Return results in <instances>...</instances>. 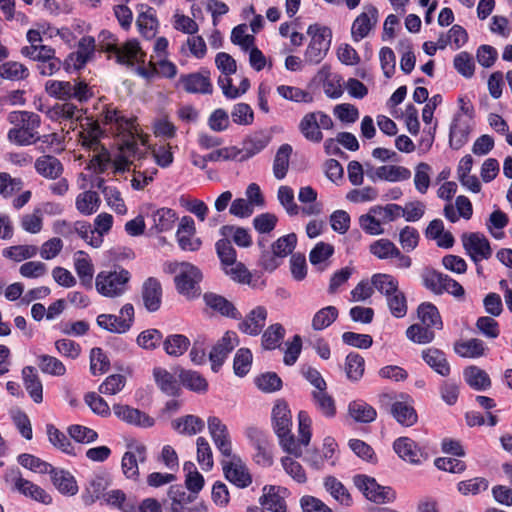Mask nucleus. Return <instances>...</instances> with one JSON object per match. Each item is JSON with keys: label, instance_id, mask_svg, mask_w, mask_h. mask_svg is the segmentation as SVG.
Segmentation results:
<instances>
[{"label": "nucleus", "instance_id": "obj_23", "mask_svg": "<svg viewBox=\"0 0 512 512\" xmlns=\"http://www.w3.org/2000/svg\"><path fill=\"white\" fill-rule=\"evenodd\" d=\"M153 379L159 390L167 396L176 397L181 393V386L175 374L162 367H155Z\"/></svg>", "mask_w": 512, "mask_h": 512}, {"label": "nucleus", "instance_id": "obj_49", "mask_svg": "<svg viewBox=\"0 0 512 512\" xmlns=\"http://www.w3.org/2000/svg\"><path fill=\"white\" fill-rule=\"evenodd\" d=\"M112 224H113V217L111 214H108V213L99 214L94 220V225H95L94 231H95V234L97 233V235H94V233H92V236L90 237V240H89V244L95 248L100 247L103 242V235L110 231Z\"/></svg>", "mask_w": 512, "mask_h": 512}, {"label": "nucleus", "instance_id": "obj_8", "mask_svg": "<svg viewBox=\"0 0 512 512\" xmlns=\"http://www.w3.org/2000/svg\"><path fill=\"white\" fill-rule=\"evenodd\" d=\"M175 268H179V274L174 279L177 291L188 298L198 297L200 295L199 282L202 280L201 271L188 262L176 264Z\"/></svg>", "mask_w": 512, "mask_h": 512}, {"label": "nucleus", "instance_id": "obj_25", "mask_svg": "<svg viewBox=\"0 0 512 512\" xmlns=\"http://www.w3.org/2000/svg\"><path fill=\"white\" fill-rule=\"evenodd\" d=\"M49 475L53 485L61 494L69 496L77 494V481L69 471L53 467Z\"/></svg>", "mask_w": 512, "mask_h": 512}, {"label": "nucleus", "instance_id": "obj_36", "mask_svg": "<svg viewBox=\"0 0 512 512\" xmlns=\"http://www.w3.org/2000/svg\"><path fill=\"white\" fill-rule=\"evenodd\" d=\"M368 177L373 181L375 178L383 179L391 182L407 180L411 176L409 169L402 166L385 165L378 167L375 172H367Z\"/></svg>", "mask_w": 512, "mask_h": 512}, {"label": "nucleus", "instance_id": "obj_3", "mask_svg": "<svg viewBox=\"0 0 512 512\" xmlns=\"http://www.w3.org/2000/svg\"><path fill=\"white\" fill-rule=\"evenodd\" d=\"M98 39L102 49L114 53L119 64L131 66L134 61L144 62L145 54L142 52L136 39L127 41L122 48L117 46V40L110 31L102 30Z\"/></svg>", "mask_w": 512, "mask_h": 512}, {"label": "nucleus", "instance_id": "obj_45", "mask_svg": "<svg viewBox=\"0 0 512 512\" xmlns=\"http://www.w3.org/2000/svg\"><path fill=\"white\" fill-rule=\"evenodd\" d=\"M101 199L97 192L88 190L76 197V208L83 215H92L99 209Z\"/></svg>", "mask_w": 512, "mask_h": 512}, {"label": "nucleus", "instance_id": "obj_22", "mask_svg": "<svg viewBox=\"0 0 512 512\" xmlns=\"http://www.w3.org/2000/svg\"><path fill=\"white\" fill-rule=\"evenodd\" d=\"M395 453L404 461L420 464L424 456L422 449L409 437H399L393 443Z\"/></svg>", "mask_w": 512, "mask_h": 512}, {"label": "nucleus", "instance_id": "obj_35", "mask_svg": "<svg viewBox=\"0 0 512 512\" xmlns=\"http://www.w3.org/2000/svg\"><path fill=\"white\" fill-rule=\"evenodd\" d=\"M171 426L179 434L192 436L201 432L205 423L196 415H185L173 420Z\"/></svg>", "mask_w": 512, "mask_h": 512}, {"label": "nucleus", "instance_id": "obj_20", "mask_svg": "<svg viewBox=\"0 0 512 512\" xmlns=\"http://www.w3.org/2000/svg\"><path fill=\"white\" fill-rule=\"evenodd\" d=\"M180 82L188 93L211 94L213 92L210 72L207 70L181 75Z\"/></svg>", "mask_w": 512, "mask_h": 512}, {"label": "nucleus", "instance_id": "obj_39", "mask_svg": "<svg viewBox=\"0 0 512 512\" xmlns=\"http://www.w3.org/2000/svg\"><path fill=\"white\" fill-rule=\"evenodd\" d=\"M299 131L308 141L319 143L323 139L315 112H309L303 116L299 123Z\"/></svg>", "mask_w": 512, "mask_h": 512}, {"label": "nucleus", "instance_id": "obj_7", "mask_svg": "<svg viewBox=\"0 0 512 512\" xmlns=\"http://www.w3.org/2000/svg\"><path fill=\"white\" fill-rule=\"evenodd\" d=\"M353 483L366 499L377 504L391 503L396 499V492L389 486H382L370 476L357 474Z\"/></svg>", "mask_w": 512, "mask_h": 512}, {"label": "nucleus", "instance_id": "obj_64", "mask_svg": "<svg viewBox=\"0 0 512 512\" xmlns=\"http://www.w3.org/2000/svg\"><path fill=\"white\" fill-rule=\"evenodd\" d=\"M277 199L288 215L295 216L299 213V206L295 202L294 191L291 187L283 185L278 188Z\"/></svg>", "mask_w": 512, "mask_h": 512}, {"label": "nucleus", "instance_id": "obj_2", "mask_svg": "<svg viewBox=\"0 0 512 512\" xmlns=\"http://www.w3.org/2000/svg\"><path fill=\"white\" fill-rule=\"evenodd\" d=\"M8 121L14 128L8 132V139L20 146H27L40 139L38 128L41 118L38 114L29 111H13L8 115Z\"/></svg>", "mask_w": 512, "mask_h": 512}, {"label": "nucleus", "instance_id": "obj_32", "mask_svg": "<svg viewBox=\"0 0 512 512\" xmlns=\"http://www.w3.org/2000/svg\"><path fill=\"white\" fill-rule=\"evenodd\" d=\"M24 386L35 403L43 401V386L35 367L25 366L22 369Z\"/></svg>", "mask_w": 512, "mask_h": 512}, {"label": "nucleus", "instance_id": "obj_52", "mask_svg": "<svg viewBox=\"0 0 512 512\" xmlns=\"http://www.w3.org/2000/svg\"><path fill=\"white\" fill-rule=\"evenodd\" d=\"M364 370L365 360L360 354L351 352L346 356L345 372L349 380L359 381L364 374Z\"/></svg>", "mask_w": 512, "mask_h": 512}, {"label": "nucleus", "instance_id": "obj_43", "mask_svg": "<svg viewBox=\"0 0 512 512\" xmlns=\"http://www.w3.org/2000/svg\"><path fill=\"white\" fill-rule=\"evenodd\" d=\"M153 226L157 233L169 231L177 220L176 212L170 208H160L152 213Z\"/></svg>", "mask_w": 512, "mask_h": 512}, {"label": "nucleus", "instance_id": "obj_37", "mask_svg": "<svg viewBox=\"0 0 512 512\" xmlns=\"http://www.w3.org/2000/svg\"><path fill=\"white\" fill-rule=\"evenodd\" d=\"M137 26L140 33L147 39H151L155 36L158 21L155 16L153 8L140 5V13L137 18Z\"/></svg>", "mask_w": 512, "mask_h": 512}, {"label": "nucleus", "instance_id": "obj_21", "mask_svg": "<svg viewBox=\"0 0 512 512\" xmlns=\"http://www.w3.org/2000/svg\"><path fill=\"white\" fill-rule=\"evenodd\" d=\"M203 300L207 307L212 309L214 312L219 313L221 316L235 320H240L242 318L241 313L235 305L219 294L207 292L203 295Z\"/></svg>", "mask_w": 512, "mask_h": 512}, {"label": "nucleus", "instance_id": "obj_53", "mask_svg": "<svg viewBox=\"0 0 512 512\" xmlns=\"http://www.w3.org/2000/svg\"><path fill=\"white\" fill-rule=\"evenodd\" d=\"M324 486L326 490L342 505L350 506L352 497L346 487L335 477L325 478Z\"/></svg>", "mask_w": 512, "mask_h": 512}, {"label": "nucleus", "instance_id": "obj_56", "mask_svg": "<svg viewBox=\"0 0 512 512\" xmlns=\"http://www.w3.org/2000/svg\"><path fill=\"white\" fill-rule=\"evenodd\" d=\"M285 336L284 327L279 324L270 325L262 335V347L265 350H274L279 347Z\"/></svg>", "mask_w": 512, "mask_h": 512}, {"label": "nucleus", "instance_id": "obj_57", "mask_svg": "<svg viewBox=\"0 0 512 512\" xmlns=\"http://www.w3.org/2000/svg\"><path fill=\"white\" fill-rule=\"evenodd\" d=\"M220 234L227 239L232 237L233 242L239 247H249L252 244V239L248 230L242 227L224 225L220 228Z\"/></svg>", "mask_w": 512, "mask_h": 512}, {"label": "nucleus", "instance_id": "obj_28", "mask_svg": "<svg viewBox=\"0 0 512 512\" xmlns=\"http://www.w3.org/2000/svg\"><path fill=\"white\" fill-rule=\"evenodd\" d=\"M334 254V246L326 242H318L309 253V261L318 272L330 266V258Z\"/></svg>", "mask_w": 512, "mask_h": 512}, {"label": "nucleus", "instance_id": "obj_42", "mask_svg": "<svg viewBox=\"0 0 512 512\" xmlns=\"http://www.w3.org/2000/svg\"><path fill=\"white\" fill-rule=\"evenodd\" d=\"M349 415L361 423H370L376 419V410L362 400L352 401L348 406Z\"/></svg>", "mask_w": 512, "mask_h": 512}, {"label": "nucleus", "instance_id": "obj_10", "mask_svg": "<svg viewBox=\"0 0 512 512\" xmlns=\"http://www.w3.org/2000/svg\"><path fill=\"white\" fill-rule=\"evenodd\" d=\"M134 321V307L132 304H125L121 310L120 315L113 314H100L97 317V324L102 328L112 333H126L130 330Z\"/></svg>", "mask_w": 512, "mask_h": 512}, {"label": "nucleus", "instance_id": "obj_6", "mask_svg": "<svg viewBox=\"0 0 512 512\" xmlns=\"http://www.w3.org/2000/svg\"><path fill=\"white\" fill-rule=\"evenodd\" d=\"M45 90L50 96L64 101L76 99L84 102L92 96L85 81L72 84L69 81L49 80L45 84Z\"/></svg>", "mask_w": 512, "mask_h": 512}, {"label": "nucleus", "instance_id": "obj_58", "mask_svg": "<svg viewBox=\"0 0 512 512\" xmlns=\"http://www.w3.org/2000/svg\"><path fill=\"white\" fill-rule=\"evenodd\" d=\"M278 94L286 100L293 101L296 103H311L313 102V96L310 92L305 91L301 88L280 85L277 87Z\"/></svg>", "mask_w": 512, "mask_h": 512}, {"label": "nucleus", "instance_id": "obj_48", "mask_svg": "<svg viewBox=\"0 0 512 512\" xmlns=\"http://www.w3.org/2000/svg\"><path fill=\"white\" fill-rule=\"evenodd\" d=\"M292 151V146L289 144H282L277 150L273 162V174L275 178L281 180L286 176Z\"/></svg>", "mask_w": 512, "mask_h": 512}, {"label": "nucleus", "instance_id": "obj_31", "mask_svg": "<svg viewBox=\"0 0 512 512\" xmlns=\"http://www.w3.org/2000/svg\"><path fill=\"white\" fill-rule=\"evenodd\" d=\"M35 169L38 174L48 179H57L63 173V165L52 155H43L36 159Z\"/></svg>", "mask_w": 512, "mask_h": 512}, {"label": "nucleus", "instance_id": "obj_40", "mask_svg": "<svg viewBox=\"0 0 512 512\" xmlns=\"http://www.w3.org/2000/svg\"><path fill=\"white\" fill-rule=\"evenodd\" d=\"M467 384L477 391H484L491 387L489 375L477 366H469L464 370Z\"/></svg>", "mask_w": 512, "mask_h": 512}, {"label": "nucleus", "instance_id": "obj_34", "mask_svg": "<svg viewBox=\"0 0 512 512\" xmlns=\"http://www.w3.org/2000/svg\"><path fill=\"white\" fill-rule=\"evenodd\" d=\"M423 360L441 376L450 374V365L445 353L438 348H428L422 352Z\"/></svg>", "mask_w": 512, "mask_h": 512}, {"label": "nucleus", "instance_id": "obj_4", "mask_svg": "<svg viewBox=\"0 0 512 512\" xmlns=\"http://www.w3.org/2000/svg\"><path fill=\"white\" fill-rule=\"evenodd\" d=\"M130 278V272L121 267L113 271H101L96 276V290L105 297H120L128 290Z\"/></svg>", "mask_w": 512, "mask_h": 512}, {"label": "nucleus", "instance_id": "obj_50", "mask_svg": "<svg viewBox=\"0 0 512 512\" xmlns=\"http://www.w3.org/2000/svg\"><path fill=\"white\" fill-rule=\"evenodd\" d=\"M371 284L386 298L399 290L398 280L390 274H374L371 278Z\"/></svg>", "mask_w": 512, "mask_h": 512}, {"label": "nucleus", "instance_id": "obj_12", "mask_svg": "<svg viewBox=\"0 0 512 512\" xmlns=\"http://www.w3.org/2000/svg\"><path fill=\"white\" fill-rule=\"evenodd\" d=\"M462 243L466 253L475 263L481 259H489L492 255L490 242L481 233H464L462 235Z\"/></svg>", "mask_w": 512, "mask_h": 512}, {"label": "nucleus", "instance_id": "obj_1", "mask_svg": "<svg viewBox=\"0 0 512 512\" xmlns=\"http://www.w3.org/2000/svg\"><path fill=\"white\" fill-rule=\"evenodd\" d=\"M272 420L274 431L277 434L280 445L289 454L295 457L302 455L301 444L308 445L311 438V419L305 411L298 414L299 434L298 441L291 434V412L286 403H277L272 410Z\"/></svg>", "mask_w": 512, "mask_h": 512}, {"label": "nucleus", "instance_id": "obj_27", "mask_svg": "<svg viewBox=\"0 0 512 512\" xmlns=\"http://www.w3.org/2000/svg\"><path fill=\"white\" fill-rule=\"evenodd\" d=\"M470 134V124L463 119L462 114H456L450 127L449 144L450 147L458 150L468 141Z\"/></svg>", "mask_w": 512, "mask_h": 512}, {"label": "nucleus", "instance_id": "obj_5", "mask_svg": "<svg viewBox=\"0 0 512 512\" xmlns=\"http://www.w3.org/2000/svg\"><path fill=\"white\" fill-rule=\"evenodd\" d=\"M307 34L311 36V41L305 51L304 60L309 64H318L329 51L332 31L328 27L313 24L308 27Z\"/></svg>", "mask_w": 512, "mask_h": 512}, {"label": "nucleus", "instance_id": "obj_55", "mask_svg": "<svg viewBox=\"0 0 512 512\" xmlns=\"http://www.w3.org/2000/svg\"><path fill=\"white\" fill-rule=\"evenodd\" d=\"M76 255L81 256L75 259V270L77 275L79 276L80 281L84 286L91 288L94 274L93 265L91 261L85 256L83 251H78Z\"/></svg>", "mask_w": 512, "mask_h": 512}, {"label": "nucleus", "instance_id": "obj_14", "mask_svg": "<svg viewBox=\"0 0 512 512\" xmlns=\"http://www.w3.org/2000/svg\"><path fill=\"white\" fill-rule=\"evenodd\" d=\"M210 436L224 457H232V442L227 426L216 416L207 420Z\"/></svg>", "mask_w": 512, "mask_h": 512}, {"label": "nucleus", "instance_id": "obj_60", "mask_svg": "<svg viewBox=\"0 0 512 512\" xmlns=\"http://www.w3.org/2000/svg\"><path fill=\"white\" fill-rule=\"evenodd\" d=\"M38 366L43 373L53 376H63L66 373V367L62 361L50 355H40L37 357Z\"/></svg>", "mask_w": 512, "mask_h": 512}, {"label": "nucleus", "instance_id": "obj_29", "mask_svg": "<svg viewBox=\"0 0 512 512\" xmlns=\"http://www.w3.org/2000/svg\"><path fill=\"white\" fill-rule=\"evenodd\" d=\"M176 373L179 377L180 386L183 385L185 388L197 393L207 391L208 382L199 372L177 367Z\"/></svg>", "mask_w": 512, "mask_h": 512}, {"label": "nucleus", "instance_id": "obj_9", "mask_svg": "<svg viewBox=\"0 0 512 512\" xmlns=\"http://www.w3.org/2000/svg\"><path fill=\"white\" fill-rule=\"evenodd\" d=\"M4 478L6 482L13 483L14 489L26 497H30L33 500L45 505L52 503V497L40 486L27 479H24L19 468L12 467L7 469Z\"/></svg>", "mask_w": 512, "mask_h": 512}, {"label": "nucleus", "instance_id": "obj_26", "mask_svg": "<svg viewBox=\"0 0 512 512\" xmlns=\"http://www.w3.org/2000/svg\"><path fill=\"white\" fill-rule=\"evenodd\" d=\"M271 141V136L264 131L254 133L243 141L239 161H245L261 152Z\"/></svg>", "mask_w": 512, "mask_h": 512}, {"label": "nucleus", "instance_id": "obj_51", "mask_svg": "<svg viewBox=\"0 0 512 512\" xmlns=\"http://www.w3.org/2000/svg\"><path fill=\"white\" fill-rule=\"evenodd\" d=\"M49 442L57 449L68 455H76L69 438L53 424L46 426Z\"/></svg>", "mask_w": 512, "mask_h": 512}, {"label": "nucleus", "instance_id": "obj_54", "mask_svg": "<svg viewBox=\"0 0 512 512\" xmlns=\"http://www.w3.org/2000/svg\"><path fill=\"white\" fill-rule=\"evenodd\" d=\"M338 318V309L335 306H327L318 310L313 318L311 326L315 331H321L329 327Z\"/></svg>", "mask_w": 512, "mask_h": 512}, {"label": "nucleus", "instance_id": "obj_59", "mask_svg": "<svg viewBox=\"0 0 512 512\" xmlns=\"http://www.w3.org/2000/svg\"><path fill=\"white\" fill-rule=\"evenodd\" d=\"M431 328L423 324H413L407 328L406 336L415 343L428 344L435 338V333Z\"/></svg>", "mask_w": 512, "mask_h": 512}, {"label": "nucleus", "instance_id": "obj_62", "mask_svg": "<svg viewBox=\"0 0 512 512\" xmlns=\"http://www.w3.org/2000/svg\"><path fill=\"white\" fill-rule=\"evenodd\" d=\"M137 344L145 350H155L163 343V334L160 330L150 328L142 331L137 339Z\"/></svg>", "mask_w": 512, "mask_h": 512}, {"label": "nucleus", "instance_id": "obj_30", "mask_svg": "<svg viewBox=\"0 0 512 512\" xmlns=\"http://www.w3.org/2000/svg\"><path fill=\"white\" fill-rule=\"evenodd\" d=\"M447 278L448 275L431 267H425L421 272L422 285L435 295H442L445 292Z\"/></svg>", "mask_w": 512, "mask_h": 512}, {"label": "nucleus", "instance_id": "obj_61", "mask_svg": "<svg viewBox=\"0 0 512 512\" xmlns=\"http://www.w3.org/2000/svg\"><path fill=\"white\" fill-rule=\"evenodd\" d=\"M17 461L24 468L41 474H49L53 468L50 463L28 453L20 454Z\"/></svg>", "mask_w": 512, "mask_h": 512}, {"label": "nucleus", "instance_id": "obj_11", "mask_svg": "<svg viewBox=\"0 0 512 512\" xmlns=\"http://www.w3.org/2000/svg\"><path fill=\"white\" fill-rule=\"evenodd\" d=\"M239 345V338L233 331L224 333L221 339L212 347L209 353V360L211 362V369L217 373L230 352Z\"/></svg>", "mask_w": 512, "mask_h": 512}, {"label": "nucleus", "instance_id": "obj_24", "mask_svg": "<svg viewBox=\"0 0 512 512\" xmlns=\"http://www.w3.org/2000/svg\"><path fill=\"white\" fill-rule=\"evenodd\" d=\"M267 315L265 307L257 306L238 324V329L247 335H259L265 326Z\"/></svg>", "mask_w": 512, "mask_h": 512}, {"label": "nucleus", "instance_id": "obj_18", "mask_svg": "<svg viewBox=\"0 0 512 512\" xmlns=\"http://www.w3.org/2000/svg\"><path fill=\"white\" fill-rule=\"evenodd\" d=\"M113 412L119 419L129 425L149 428L155 424V420L148 414L129 405L115 404L113 405Z\"/></svg>", "mask_w": 512, "mask_h": 512}, {"label": "nucleus", "instance_id": "obj_15", "mask_svg": "<svg viewBox=\"0 0 512 512\" xmlns=\"http://www.w3.org/2000/svg\"><path fill=\"white\" fill-rule=\"evenodd\" d=\"M246 435L256 450L254 454L256 463L264 467L272 465L271 445L266 435L256 427H249Z\"/></svg>", "mask_w": 512, "mask_h": 512}, {"label": "nucleus", "instance_id": "obj_63", "mask_svg": "<svg viewBox=\"0 0 512 512\" xmlns=\"http://www.w3.org/2000/svg\"><path fill=\"white\" fill-rule=\"evenodd\" d=\"M312 397L318 410L326 417H333L336 414L334 399L326 392V389L313 391Z\"/></svg>", "mask_w": 512, "mask_h": 512}, {"label": "nucleus", "instance_id": "obj_44", "mask_svg": "<svg viewBox=\"0 0 512 512\" xmlns=\"http://www.w3.org/2000/svg\"><path fill=\"white\" fill-rule=\"evenodd\" d=\"M190 344L187 336L171 334L163 340V349L169 356L179 357L188 350Z\"/></svg>", "mask_w": 512, "mask_h": 512}, {"label": "nucleus", "instance_id": "obj_46", "mask_svg": "<svg viewBox=\"0 0 512 512\" xmlns=\"http://www.w3.org/2000/svg\"><path fill=\"white\" fill-rule=\"evenodd\" d=\"M454 351L464 358H477L484 355V342L477 338L456 342Z\"/></svg>", "mask_w": 512, "mask_h": 512}, {"label": "nucleus", "instance_id": "obj_19", "mask_svg": "<svg viewBox=\"0 0 512 512\" xmlns=\"http://www.w3.org/2000/svg\"><path fill=\"white\" fill-rule=\"evenodd\" d=\"M162 286L158 279L149 277L141 288V298L144 307L148 312H156L162 304Z\"/></svg>", "mask_w": 512, "mask_h": 512}, {"label": "nucleus", "instance_id": "obj_13", "mask_svg": "<svg viewBox=\"0 0 512 512\" xmlns=\"http://www.w3.org/2000/svg\"><path fill=\"white\" fill-rule=\"evenodd\" d=\"M128 447L130 450L124 453L121 468L126 478L137 480L140 475L138 462L146 461L147 449L142 443L129 444Z\"/></svg>", "mask_w": 512, "mask_h": 512}, {"label": "nucleus", "instance_id": "obj_16", "mask_svg": "<svg viewBox=\"0 0 512 512\" xmlns=\"http://www.w3.org/2000/svg\"><path fill=\"white\" fill-rule=\"evenodd\" d=\"M378 21V9L374 5L364 6V11L357 16L351 27V35L358 42L367 37Z\"/></svg>", "mask_w": 512, "mask_h": 512}, {"label": "nucleus", "instance_id": "obj_33", "mask_svg": "<svg viewBox=\"0 0 512 512\" xmlns=\"http://www.w3.org/2000/svg\"><path fill=\"white\" fill-rule=\"evenodd\" d=\"M108 485L109 481L104 475L93 476L82 493V500L84 504L86 506H90L100 499Z\"/></svg>", "mask_w": 512, "mask_h": 512}, {"label": "nucleus", "instance_id": "obj_38", "mask_svg": "<svg viewBox=\"0 0 512 512\" xmlns=\"http://www.w3.org/2000/svg\"><path fill=\"white\" fill-rule=\"evenodd\" d=\"M390 414L402 426L410 427L417 422L418 416L413 406L403 401H395L389 408Z\"/></svg>", "mask_w": 512, "mask_h": 512}, {"label": "nucleus", "instance_id": "obj_17", "mask_svg": "<svg viewBox=\"0 0 512 512\" xmlns=\"http://www.w3.org/2000/svg\"><path fill=\"white\" fill-rule=\"evenodd\" d=\"M230 461H223V471L227 480L240 488L251 484L252 479L241 459L232 453Z\"/></svg>", "mask_w": 512, "mask_h": 512}, {"label": "nucleus", "instance_id": "obj_41", "mask_svg": "<svg viewBox=\"0 0 512 512\" xmlns=\"http://www.w3.org/2000/svg\"><path fill=\"white\" fill-rule=\"evenodd\" d=\"M264 494L260 498L263 512H286V503L276 491L275 486H265Z\"/></svg>", "mask_w": 512, "mask_h": 512}, {"label": "nucleus", "instance_id": "obj_47", "mask_svg": "<svg viewBox=\"0 0 512 512\" xmlns=\"http://www.w3.org/2000/svg\"><path fill=\"white\" fill-rule=\"evenodd\" d=\"M418 317L423 325L433 327L438 330L442 329L443 323L437 307L430 303L425 302L419 305L417 309Z\"/></svg>", "mask_w": 512, "mask_h": 512}]
</instances>
